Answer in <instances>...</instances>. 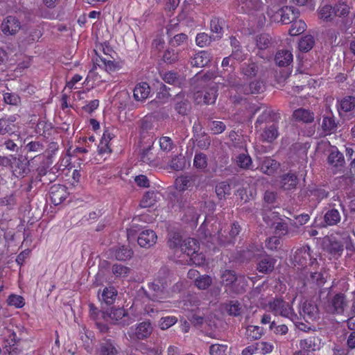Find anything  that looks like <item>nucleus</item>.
<instances>
[{
	"label": "nucleus",
	"mask_w": 355,
	"mask_h": 355,
	"mask_svg": "<svg viewBox=\"0 0 355 355\" xmlns=\"http://www.w3.org/2000/svg\"><path fill=\"white\" fill-rule=\"evenodd\" d=\"M332 6L334 16L338 18L336 24L342 31H346L353 23V19L349 17L351 0H338Z\"/></svg>",
	"instance_id": "f257e3e1"
},
{
	"label": "nucleus",
	"mask_w": 355,
	"mask_h": 355,
	"mask_svg": "<svg viewBox=\"0 0 355 355\" xmlns=\"http://www.w3.org/2000/svg\"><path fill=\"white\" fill-rule=\"evenodd\" d=\"M222 283L235 294H243L246 291L248 281L243 275H238L233 270H225L221 274Z\"/></svg>",
	"instance_id": "f03ea898"
},
{
	"label": "nucleus",
	"mask_w": 355,
	"mask_h": 355,
	"mask_svg": "<svg viewBox=\"0 0 355 355\" xmlns=\"http://www.w3.org/2000/svg\"><path fill=\"white\" fill-rule=\"evenodd\" d=\"M230 227L227 234H224L221 232V229H218L217 232L213 236L209 232L205 233V238L209 236L211 239V242L216 241L217 243L220 246L233 245L235 243L236 236H239L241 230V227L239 222L234 221L231 224Z\"/></svg>",
	"instance_id": "7ed1b4c3"
},
{
	"label": "nucleus",
	"mask_w": 355,
	"mask_h": 355,
	"mask_svg": "<svg viewBox=\"0 0 355 355\" xmlns=\"http://www.w3.org/2000/svg\"><path fill=\"white\" fill-rule=\"evenodd\" d=\"M267 15L273 21H281L284 24H288L299 17L300 12L294 7L284 6L277 10L269 9L267 10Z\"/></svg>",
	"instance_id": "20e7f679"
},
{
	"label": "nucleus",
	"mask_w": 355,
	"mask_h": 355,
	"mask_svg": "<svg viewBox=\"0 0 355 355\" xmlns=\"http://www.w3.org/2000/svg\"><path fill=\"white\" fill-rule=\"evenodd\" d=\"M98 316L102 317L104 320L110 318L113 321L112 324H119L122 327L128 326L133 322V319L129 316L127 311L123 308L112 307L109 314L104 311H98L97 317L98 318Z\"/></svg>",
	"instance_id": "39448f33"
},
{
	"label": "nucleus",
	"mask_w": 355,
	"mask_h": 355,
	"mask_svg": "<svg viewBox=\"0 0 355 355\" xmlns=\"http://www.w3.org/2000/svg\"><path fill=\"white\" fill-rule=\"evenodd\" d=\"M180 249L183 253L191 257L194 263L200 265L202 262L203 256L198 253L200 245L196 239L187 238L183 240Z\"/></svg>",
	"instance_id": "423d86ee"
},
{
	"label": "nucleus",
	"mask_w": 355,
	"mask_h": 355,
	"mask_svg": "<svg viewBox=\"0 0 355 355\" xmlns=\"http://www.w3.org/2000/svg\"><path fill=\"white\" fill-rule=\"evenodd\" d=\"M347 305L346 295L344 293H338L328 300L325 310L329 314L340 315L344 313Z\"/></svg>",
	"instance_id": "0eeeda50"
},
{
	"label": "nucleus",
	"mask_w": 355,
	"mask_h": 355,
	"mask_svg": "<svg viewBox=\"0 0 355 355\" xmlns=\"http://www.w3.org/2000/svg\"><path fill=\"white\" fill-rule=\"evenodd\" d=\"M269 309L275 314L288 318L292 320L297 318L291 306L282 298H275L268 303Z\"/></svg>",
	"instance_id": "6e6552de"
},
{
	"label": "nucleus",
	"mask_w": 355,
	"mask_h": 355,
	"mask_svg": "<svg viewBox=\"0 0 355 355\" xmlns=\"http://www.w3.org/2000/svg\"><path fill=\"white\" fill-rule=\"evenodd\" d=\"M167 286L159 283L157 280L148 284V290L145 291V295L154 302H160L167 296Z\"/></svg>",
	"instance_id": "1a4fd4ad"
},
{
	"label": "nucleus",
	"mask_w": 355,
	"mask_h": 355,
	"mask_svg": "<svg viewBox=\"0 0 355 355\" xmlns=\"http://www.w3.org/2000/svg\"><path fill=\"white\" fill-rule=\"evenodd\" d=\"M322 245L323 250L336 259L341 257L344 251L343 242L336 237H325Z\"/></svg>",
	"instance_id": "9d476101"
},
{
	"label": "nucleus",
	"mask_w": 355,
	"mask_h": 355,
	"mask_svg": "<svg viewBox=\"0 0 355 355\" xmlns=\"http://www.w3.org/2000/svg\"><path fill=\"white\" fill-rule=\"evenodd\" d=\"M327 164L337 171H340L345 165V160L343 154L338 150L337 147L330 146L329 148L327 150Z\"/></svg>",
	"instance_id": "9b49d317"
},
{
	"label": "nucleus",
	"mask_w": 355,
	"mask_h": 355,
	"mask_svg": "<svg viewBox=\"0 0 355 355\" xmlns=\"http://www.w3.org/2000/svg\"><path fill=\"white\" fill-rule=\"evenodd\" d=\"M153 331V327L149 320H146L138 324L135 328H130L128 335L131 338L144 340L150 336Z\"/></svg>",
	"instance_id": "f8f14e48"
},
{
	"label": "nucleus",
	"mask_w": 355,
	"mask_h": 355,
	"mask_svg": "<svg viewBox=\"0 0 355 355\" xmlns=\"http://www.w3.org/2000/svg\"><path fill=\"white\" fill-rule=\"evenodd\" d=\"M28 166L29 161L26 157L23 155H19L18 157L13 155L10 168L14 175L17 178L24 177L30 171Z\"/></svg>",
	"instance_id": "ddd939ff"
},
{
	"label": "nucleus",
	"mask_w": 355,
	"mask_h": 355,
	"mask_svg": "<svg viewBox=\"0 0 355 355\" xmlns=\"http://www.w3.org/2000/svg\"><path fill=\"white\" fill-rule=\"evenodd\" d=\"M202 175L196 173L182 175L176 179V184H178L180 191H184L193 187H198L201 182Z\"/></svg>",
	"instance_id": "4468645a"
},
{
	"label": "nucleus",
	"mask_w": 355,
	"mask_h": 355,
	"mask_svg": "<svg viewBox=\"0 0 355 355\" xmlns=\"http://www.w3.org/2000/svg\"><path fill=\"white\" fill-rule=\"evenodd\" d=\"M175 110L182 116L189 114L191 110V104L185 94L180 92L173 99Z\"/></svg>",
	"instance_id": "2eb2a0df"
},
{
	"label": "nucleus",
	"mask_w": 355,
	"mask_h": 355,
	"mask_svg": "<svg viewBox=\"0 0 355 355\" xmlns=\"http://www.w3.org/2000/svg\"><path fill=\"white\" fill-rule=\"evenodd\" d=\"M67 188L62 184H54L49 189V199L52 204L57 206L61 204L67 197Z\"/></svg>",
	"instance_id": "dca6fc26"
},
{
	"label": "nucleus",
	"mask_w": 355,
	"mask_h": 355,
	"mask_svg": "<svg viewBox=\"0 0 355 355\" xmlns=\"http://www.w3.org/2000/svg\"><path fill=\"white\" fill-rule=\"evenodd\" d=\"M339 115L343 116V112L350 118L355 116V97L347 96L339 101L338 107Z\"/></svg>",
	"instance_id": "f3484780"
},
{
	"label": "nucleus",
	"mask_w": 355,
	"mask_h": 355,
	"mask_svg": "<svg viewBox=\"0 0 355 355\" xmlns=\"http://www.w3.org/2000/svg\"><path fill=\"white\" fill-rule=\"evenodd\" d=\"M1 28L3 34L13 35L20 30L21 23L16 17L9 15L3 19Z\"/></svg>",
	"instance_id": "a211bd4d"
},
{
	"label": "nucleus",
	"mask_w": 355,
	"mask_h": 355,
	"mask_svg": "<svg viewBox=\"0 0 355 355\" xmlns=\"http://www.w3.org/2000/svg\"><path fill=\"white\" fill-rule=\"evenodd\" d=\"M292 120L297 123L311 124L314 122L315 114L309 109L297 108L292 114Z\"/></svg>",
	"instance_id": "6ab92c4d"
},
{
	"label": "nucleus",
	"mask_w": 355,
	"mask_h": 355,
	"mask_svg": "<svg viewBox=\"0 0 355 355\" xmlns=\"http://www.w3.org/2000/svg\"><path fill=\"white\" fill-rule=\"evenodd\" d=\"M276 262L277 259L270 255H261L257 263V270L263 274H270L274 270Z\"/></svg>",
	"instance_id": "aec40b11"
},
{
	"label": "nucleus",
	"mask_w": 355,
	"mask_h": 355,
	"mask_svg": "<svg viewBox=\"0 0 355 355\" xmlns=\"http://www.w3.org/2000/svg\"><path fill=\"white\" fill-rule=\"evenodd\" d=\"M259 165L257 168L268 175H273L279 168L280 164L270 157H259Z\"/></svg>",
	"instance_id": "412c9836"
},
{
	"label": "nucleus",
	"mask_w": 355,
	"mask_h": 355,
	"mask_svg": "<svg viewBox=\"0 0 355 355\" xmlns=\"http://www.w3.org/2000/svg\"><path fill=\"white\" fill-rule=\"evenodd\" d=\"M212 56L207 51H201L196 53L190 58L189 63L193 67H204L207 66L211 61Z\"/></svg>",
	"instance_id": "4be33fe9"
},
{
	"label": "nucleus",
	"mask_w": 355,
	"mask_h": 355,
	"mask_svg": "<svg viewBox=\"0 0 355 355\" xmlns=\"http://www.w3.org/2000/svg\"><path fill=\"white\" fill-rule=\"evenodd\" d=\"M157 236L155 232L151 230L142 231L137 237L138 244L146 248H149L156 243Z\"/></svg>",
	"instance_id": "5701e85b"
},
{
	"label": "nucleus",
	"mask_w": 355,
	"mask_h": 355,
	"mask_svg": "<svg viewBox=\"0 0 355 355\" xmlns=\"http://www.w3.org/2000/svg\"><path fill=\"white\" fill-rule=\"evenodd\" d=\"M195 96L198 103L202 101L205 104H213L217 97V89L215 87H211L203 92H197Z\"/></svg>",
	"instance_id": "b1692460"
},
{
	"label": "nucleus",
	"mask_w": 355,
	"mask_h": 355,
	"mask_svg": "<svg viewBox=\"0 0 355 355\" xmlns=\"http://www.w3.org/2000/svg\"><path fill=\"white\" fill-rule=\"evenodd\" d=\"M226 25V21L224 17L214 16L210 21V29L216 36H213L214 41L219 40L223 35V28Z\"/></svg>",
	"instance_id": "393cba45"
},
{
	"label": "nucleus",
	"mask_w": 355,
	"mask_h": 355,
	"mask_svg": "<svg viewBox=\"0 0 355 355\" xmlns=\"http://www.w3.org/2000/svg\"><path fill=\"white\" fill-rule=\"evenodd\" d=\"M299 180L295 173L288 172L280 177L281 187L284 190H292L296 188Z\"/></svg>",
	"instance_id": "a878e982"
},
{
	"label": "nucleus",
	"mask_w": 355,
	"mask_h": 355,
	"mask_svg": "<svg viewBox=\"0 0 355 355\" xmlns=\"http://www.w3.org/2000/svg\"><path fill=\"white\" fill-rule=\"evenodd\" d=\"M324 223L322 227L336 225L341 219V216L338 210L335 208L327 210L323 217Z\"/></svg>",
	"instance_id": "bb28decb"
},
{
	"label": "nucleus",
	"mask_w": 355,
	"mask_h": 355,
	"mask_svg": "<svg viewBox=\"0 0 355 355\" xmlns=\"http://www.w3.org/2000/svg\"><path fill=\"white\" fill-rule=\"evenodd\" d=\"M152 144H153V143ZM153 150V145H148V147L144 148L140 153L141 161L149 166H157L158 160L156 155L152 152Z\"/></svg>",
	"instance_id": "cd10ccee"
},
{
	"label": "nucleus",
	"mask_w": 355,
	"mask_h": 355,
	"mask_svg": "<svg viewBox=\"0 0 355 355\" xmlns=\"http://www.w3.org/2000/svg\"><path fill=\"white\" fill-rule=\"evenodd\" d=\"M264 85L260 80H255L248 85H240L238 91L243 92L245 94H260L263 92Z\"/></svg>",
	"instance_id": "c85d7f7f"
},
{
	"label": "nucleus",
	"mask_w": 355,
	"mask_h": 355,
	"mask_svg": "<svg viewBox=\"0 0 355 355\" xmlns=\"http://www.w3.org/2000/svg\"><path fill=\"white\" fill-rule=\"evenodd\" d=\"M277 116V114L275 113L271 109L268 107H263V110L261 112V115L257 118L255 123L254 128L256 130H260V127L264 123L268 121H274Z\"/></svg>",
	"instance_id": "c756f323"
},
{
	"label": "nucleus",
	"mask_w": 355,
	"mask_h": 355,
	"mask_svg": "<svg viewBox=\"0 0 355 355\" xmlns=\"http://www.w3.org/2000/svg\"><path fill=\"white\" fill-rule=\"evenodd\" d=\"M98 354V355H116L118 351L115 347L114 341L104 338L100 344Z\"/></svg>",
	"instance_id": "7c9ffc66"
},
{
	"label": "nucleus",
	"mask_w": 355,
	"mask_h": 355,
	"mask_svg": "<svg viewBox=\"0 0 355 355\" xmlns=\"http://www.w3.org/2000/svg\"><path fill=\"white\" fill-rule=\"evenodd\" d=\"M275 61L279 67H287L293 62V54L288 50H279L276 53Z\"/></svg>",
	"instance_id": "2f4dec72"
},
{
	"label": "nucleus",
	"mask_w": 355,
	"mask_h": 355,
	"mask_svg": "<svg viewBox=\"0 0 355 355\" xmlns=\"http://www.w3.org/2000/svg\"><path fill=\"white\" fill-rule=\"evenodd\" d=\"M310 251L311 248L309 245L297 249L294 257L295 261L302 267L306 266L307 261L310 259Z\"/></svg>",
	"instance_id": "473e14b6"
},
{
	"label": "nucleus",
	"mask_w": 355,
	"mask_h": 355,
	"mask_svg": "<svg viewBox=\"0 0 355 355\" xmlns=\"http://www.w3.org/2000/svg\"><path fill=\"white\" fill-rule=\"evenodd\" d=\"M133 92L134 98L136 101H143L148 97L150 88L147 83L141 82L136 85Z\"/></svg>",
	"instance_id": "72a5a7b5"
},
{
	"label": "nucleus",
	"mask_w": 355,
	"mask_h": 355,
	"mask_svg": "<svg viewBox=\"0 0 355 355\" xmlns=\"http://www.w3.org/2000/svg\"><path fill=\"white\" fill-rule=\"evenodd\" d=\"M321 128L325 135H330L335 132L338 128V123L334 116H323Z\"/></svg>",
	"instance_id": "f704fd0d"
},
{
	"label": "nucleus",
	"mask_w": 355,
	"mask_h": 355,
	"mask_svg": "<svg viewBox=\"0 0 355 355\" xmlns=\"http://www.w3.org/2000/svg\"><path fill=\"white\" fill-rule=\"evenodd\" d=\"M115 258L119 261H126L133 255L132 250L126 245H121L112 249Z\"/></svg>",
	"instance_id": "c9c22d12"
},
{
	"label": "nucleus",
	"mask_w": 355,
	"mask_h": 355,
	"mask_svg": "<svg viewBox=\"0 0 355 355\" xmlns=\"http://www.w3.org/2000/svg\"><path fill=\"white\" fill-rule=\"evenodd\" d=\"M53 131V125L51 123L46 122L45 120L40 119L35 127V132L43 136L46 139H49Z\"/></svg>",
	"instance_id": "e433bc0d"
},
{
	"label": "nucleus",
	"mask_w": 355,
	"mask_h": 355,
	"mask_svg": "<svg viewBox=\"0 0 355 355\" xmlns=\"http://www.w3.org/2000/svg\"><path fill=\"white\" fill-rule=\"evenodd\" d=\"M224 309L231 316L237 317L242 313V306L238 300H230L224 304Z\"/></svg>",
	"instance_id": "4c0bfd02"
},
{
	"label": "nucleus",
	"mask_w": 355,
	"mask_h": 355,
	"mask_svg": "<svg viewBox=\"0 0 355 355\" xmlns=\"http://www.w3.org/2000/svg\"><path fill=\"white\" fill-rule=\"evenodd\" d=\"M98 311V310L94 307V304H90V318H92L94 320V324L99 332L106 333L108 331L109 327L105 323L99 321V320L103 319V318L101 316H98V318L97 317Z\"/></svg>",
	"instance_id": "58836bf2"
},
{
	"label": "nucleus",
	"mask_w": 355,
	"mask_h": 355,
	"mask_svg": "<svg viewBox=\"0 0 355 355\" xmlns=\"http://www.w3.org/2000/svg\"><path fill=\"white\" fill-rule=\"evenodd\" d=\"M255 42L259 50L268 49L272 44V37L268 33H261L255 37Z\"/></svg>",
	"instance_id": "ea45409f"
},
{
	"label": "nucleus",
	"mask_w": 355,
	"mask_h": 355,
	"mask_svg": "<svg viewBox=\"0 0 355 355\" xmlns=\"http://www.w3.org/2000/svg\"><path fill=\"white\" fill-rule=\"evenodd\" d=\"M117 296V291L114 286L105 287L101 294V300L107 304L114 303Z\"/></svg>",
	"instance_id": "a19ab883"
},
{
	"label": "nucleus",
	"mask_w": 355,
	"mask_h": 355,
	"mask_svg": "<svg viewBox=\"0 0 355 355\" xmlns=\"http://www.w3.org/2000/svg\"><path fill=\"white\" fill-rule=\"evenodd\" d=\"M263 334V329L259 326L248 325L246 327L245 336L251 341L259 340Z\"/></svg>",
	"instance_id": "79ce46f5"
},
{
	"label": "nucleus",
	"mask_w": 355,
	"mask_h": 355,
	"mask_svg": "<svg viewBox=\"0 0 355 355\" xmlns=\"http://www.w3.org/2000/svg\"><path fill=\"white\" fill-rule=\"evenodd\" d=\"M167 243L171 249L180 248L182 244H183V240L178 232L171 231L168 234Z\"/></svg>",
	"instance_id": "37998d69"
},
{
	"label": "nucleus",
	"mask_w": 355,
	"mask_h": 355,
	"mask_svg": "<svg viewBox=\"0 0 355 355\" xmlns=\"http://www.w3.org/2000/svg\"><path fill=\"white\" fill-rule=\"evenodd\" d=\"M163 61L169 64L175 63L179 60V51L174 49V47L170 46L162 55Z\"/></svg>",
	"instance_id": "c03bdc74"
},
{
	"label": "nucleus",
	"mask_w": 355,
	"mask_h": 355,
	"mask_svg": "<svg viewBox=\"0 0 355 355\" xmlns=\"http://www.w3.org/2000/svg\"><path fill=\"white\" fill-rule=\"evenodd\" d=\"M314 44V37L311 35H306L299 40V50L302 52H308L313 47Z\"/></svg>",
	"instance_id": "a18cd8bd"
},
{
	"label": "nucleus",
	"mask_w": 355,
	"mask_h": 355,
	"mask_svg": "<svg viewBox=\"0 0 355 355\" xmlns=\"http://www.w3.org/2000/svg\"><path fill=\"white\" fill-rule=\"evenodd\" d=\"M236 162L238 166L242 169H253L252 160L250 156L246 153H241L236 157Z\"/></svg>",
	"instance_id": "49530a36"
},
{
	"label": "nucleus",
	"mask_w": 355,
	"mask_h": 355,
	"mask_svg": "<svg viewBox=\"0 0 355 355\" xmlns=\"http://www.w3.org/2000/svg\"><path fill=\"white\" fill-rule=\"evenodd\" d=\"M278 136L277 127L274 124L266 126L261 134V138L263 141L272 142Z\"/></svg>",
	"instance_id": "de8ad7c7"
},
{
	"label": "nucleus",
	"mask_w": 355,
	"mask_h": 355,
	"mask_svg": "<svg viewBox=\"0 0 355 355\" xmlns=\"http://www.w3.org/2000/svg\"><path fill=\"white\" fill-rule=\"evenodd\" d=\"M192 139L193 143L202 150L208 149L211 145V138L206 132L202 135H196V137Z\"/></svg>",
	"instance_id": "09e8293b"
},
{
	"label": "nucleus",
	"mask_w": 355,
	"mask_h": 355,
	"mask_svg": "<svg viewBox=\"0 0 355 355\" xmlns=\"http://www.w3.org/2000/svg\"><path fill=\"white\" fill-rule=\"evenodd\" d=\"M319 340L318 337L309 336L300 341V347L302 349L315 351Z\"/></svg>",
	"instance_id": "8fccbe9b"
},
{
	"label": "nucleus",
	"mask_w": 355,
	"mask_h": 355,
	"mask_svg": "<svg viewBox=\"0 0 355 355\" xmlns=\"http://www.w3.org/2000/svg\"><path fill=\"white\" fill-rule=\"evenodd\" d=\"M156 196L153 191L146 192L140 201L139 206L142 208L153 207L157 201Z\"/></svg>",
	"instance_id": "3c124183"
},
{
	"label": "nucleus",
	"mask_w": 355,
	"mask_h": 355,
	"mask_svg": "<svg viewBox=\"0 0 355 355\" xmlns=\"http://www.w3.org/2000/svg\"><path fill=\"white\" fill-rule=\"evenodd\" d=\"M291 24V27L289 29V34L292 36L298 35L306 31V25L302 19H298L297 18Z\"/></svg>",
	"instance_id": "603ef678"
},
{
	"label": "nucleus",
	"mask_w": 355,
	"mask_h": 355,
	"mask_svg": "<svg viewBox=\"0 0 355 355\" xmlns=\"http://www.w3.org/2000/svg\"><path fill=\"white\" fill-rule=\"evenodd\" d=\"M216 193L219 199L225 198L226 196L231 194V186L230 184L224 181L221 182L216 186Z\"/></svg>",
	"instance_id": "864d4df0"
},
{
	"label": "nucleus",
	"mask_w": 355,
	"mask_h": 355,
	"mask_svg": "<svg viewBox=\"0 0 355 355\" xmlns=\"http://www.w3.org/2000/svg\"><path fill=\"white\" fill-rule=\"evenodd\" d=\"M319 18L325 21H333L335 19L333 13L332 5H325L322 7L318 12Z\"/></svg>",
	"instance_id": "5fc2aeb1"
},
{
	"label": "nucleus",
	"mask_w": 355,
	"mask_h": 355,
	"mask_svg": "<svg viewBox=\"0 0 355 355\" xmlns=\"http://www.w3.org/2000/svg\"><path fill=\"white\" fill-rule=\"evenodd\" d=\"M186 165L185 157L182 154L173 157L170 162L169 166L175 171L183 170Z\"/></svg>",
	"instance_id": "6e6d98bb"
},
{
	"label": "nucleus",
	"mask_w": 355,
	"mask_h": 355,
	"mask_svg": "<svg viewBox=\"0 0 355 355\" xmlns=\"http://www.w3.org/2000/svg\"><path fill=\"white\" fill-rule=\"evenodd\" d=\"M258 66L255 62L244 63L241 67L242 73L248 78L255 76L258 72Z\"/></svg>",
	"instance_id": "4d7b16f0"
},
{
	"label": "nucleus",
	"mask_w": 355,
	"mask_h": 355,
	"mask_svg": "<svg viewBox=\"0 0 355 355\" xmlns=\"http://www.w3.org/2000/svg\"><path fill=\"white\" fill-rule=\"evenodd\" d=\"M207 157L203 153H196L193 159V166L200 170H205L207 167Z\"/></svg>",
	"instance_id": "13d9d810"
},
{
	"label": "nucleus",
	"mask_w": 355,
	"mask_h": 355,
	"mask_svg": "<svg viewBox=\"0 0 355 355\" xmlns=\"http://www.w3.org/2000/svg\"><path fill=\"white\" fill-rule=\"evenodd\" d=\"M212 284V279L209 275H200L195 280V285L200 290H206Z\"/></svg>",
	"instance_id": "bf43d9fd"
},
{
	"label": "nucleus",
	"mask_w": 355,
	"mask_h": 355,
	"mask_svg": "<svg viewBox=\"0 0 355 355\" xmlns=\"http://www.w3.org/2000/svg\"><path fill=\"white\" fill-rule=\"evenodd\" d=\"M212 41H214L213 35H209L205 33H198L196 37V42L197 46L202 48L210 45Z\"/></svg>",
	"instance_id": "052dcab7"
},
{
	"label": "nucleus",
	"mask_w": 355,
	"mask_h": 355,
	"mask_svg": "<svg viewBox=\"0 0 355 355\" xmlns=\"http://www.w3.org/2000/svg\"><path fill=\"white\" fill-rule=\"evenodd\" d=\"M180 207L184 209L186 214H188L189 218L187 220H194L198 219V214L196 211L195 207L193 206H190L189 204H187V202H182V201H179Z\"/></svg>",
	"instance_id": "680f3d73"
},
{
	"label": "nucleus",
	"mask_w": 355,
	"mask_h": 355,
	"mask_svg": "<svg viewBox=\"0 0 355 355\" xmlns=\"http://www.w3.org/2000/svg\"><path fill=\"white\" fill-rule=\"evenodd\" d=\"M235 61L230 56L224 58L221 64L223 71L221 73H223L225 76L226 73H233L235 69Z\"/></svg>",
	"instance_id": "e2e57ef3"
},
{
	"label": "nucleus",
	"mask_w": 355,
	"mask_h": 355,
	"mask_svg": "<svg viewBox=\"0 0 355 355\" xmlns=\"http://www.w3.org/2000/svg\"><path fill=\"white\" fill-rule=\"evenodd\" d=\"M170 275V270L166 266H162L157 272V282L163 284L168 286V276Z\"/></svg>",
	"instance_id": "0e129e2a"
},
{
	"label": "nucleus",
	"mask_w": 355,
	"mask_h": 355,
	"mask_svg": "<svg viewBox=\"0 0 355 355\" xmlns=\"http://www.w3.org/2000/svg\"><path fill=\"white\" fill-rule=\"evenodd\" d=\"M243 5L242 8H245L248 11L257 10L262 5L261 0H240Z\"/></svg>",
	"instance_id": "69168bd1"
},
{
	"label": "nucleus",
	"mask_w": 355,
	"mask_h": 355,
	"mask_svg": "<svg viewBox=\"0 0 355 355\" xmlns=\"http://www.w3.org/2000/svg\"><path fill=\"white\" fill-rule=\"evenodd\" d=\"M112 271L115 276L124 277L128 275L130 269L121 264L115 263L112 266Z\"/></svg>",
	"instance_id": "338daca9"
},
{
	"label": "nucleus",
	"mask_w": 355,
	"mask_h": 355,
	"mask_svg": "<svg viewBox=\"0 0 355 355\" xmlns=\"http://www.w3.org/2000/svg\"><path fill=\"white\" fill-rule=\"evenodd\" d=\"M188 40V36L185 33H180L175 35L169 41V45L172 47L179 46L186 44Z\"/></svg>",
	"instance_id": "774afa93"
}]
</instances>
